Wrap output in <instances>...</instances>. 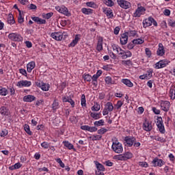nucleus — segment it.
I'll return each mask as SVG.
<instances>
[{"instance_id":"11","label":"nucleus","mask_w":175,"mask_h":175,"mask_svg":"<svg viewBox=\"0 0 175 175\" xmlns=\"http://www.w3.org/2000/svg\"><path fill=\"white\" fill-rule=\"evenodd\" d=\"M51 38H52V39H54L55 40L59 42L62 40V38H64V33H62V32L61 31L53 32L51 33Z\"/></svg>"},{"instance_id":"37","label":"nucleus","mask_w":175,"mask_h":175,"mask_svg":"<svg viewBox=\"0 0 175 175\" xmlns=\"http://www.w3.org/2000/svg\"><path fill=\"white\" fill-rule=\"evenodd\" d=\"M8 94H9V91L8 90V89L0 86V95H1V96H6Z\"/></svg>"},{"instance_id":"39","label":"nucleus","mask_w":175,"mask_h":175,"mask_svg":"<svg viewBox=\"0 0 175 175\" xmlns=\"http://www.w3.org/2000/svg\"><path fill=\"white\" fill-rule=\"evenodd\" d=\"M170 98H171L172 100L175 99V86L171 87L170 90Z\"/></svg>"},{"instance_id":"3","label":"nucleus","mask_w":175,"mask_h":175,"mask_svg":"<svg viewBox=\"0 0 175 175\" xmlns=\"http://www.w3.org/2000/svg\"><path fill=\"white\" fill-rule=\"evenodd\" d=\"M114 110V105L111 102H107L105 105V107L103 110V116H107L109 113H111Z\"/></svg>"},{"instance_id":"26","label":"nucleus","mask_w":175,"mask_h":175,"mask_svg":"<svg viewBox=\"0 0 175 175\" xmlns=\"http://www.w3.org/2000/svg\"><path fill=\"white\" fill-rule=\"evenodd\" d=\"M103 13L106 14L108 18H113L114 17V14L113 13V10L111 8L103 9Z\"/></svg>"},{"instance_id":"14","label":"nucleus","mask_w":175,"mask_h":175,"mask_svg":"<svg viewBox=\"0 0 175 175\" xmlns=\"http://www.w3.org/2000/svg\"><path fill=\"white\" fill-rule=\"evenodd\" d=\"M142 128L146 132H151L152 131V124L147 119H145Z\"/></svg>"},{"instance_id":"27","label":"nucleus","mask_w":175,"mask_h":175,"mask_svg":"<svg viewBox=\"0 0 175 175\" xmlns=\"http://www.w3.org/2000/svg\"><path fill=\"white\" fill-rule=\"evenodd\" d=\"M105 81L108 85H113L114 84H117V81L113 79V78H111V77L110 76L106 77L105 79Z\"/></svg>"},{"instance_id":"1","label":"nucleus","mask_w":175,"mask_h":175,"mask_svg":"<svg viewBox=\"0 0 175 175\" xmlns=\"http://www.w3.org/2000/svg\"><path fill=\"white\" fill-rule=\"evenodd\" d=\"M144 28H147L148 27H151L152 25L154 27H158V23L154 19L152 16H149L148 18H146L142 22Z\"/></svg>"},{"instance_id":"62","label":"nucleus","mask_w":175,"mask_h":175,"mask_svg":"<svg viewBox=\"0 0 175 175\" xmlns=\"http://www.w3.org/2000/svg\"><path fill=\"white\" fill-rule=\"evenodd\" d=\"M8 133H9V132L8 131V130L2 131L0 134V136H1V137H5V136H8Z\"/></svg>"},{"instance_id":"54","label":"nucleus","mask_w":175,"mask_h":175,"mask_svg":"<svg viewBox=\"0 0 175 175\" xmlns=\"http://www.w3.org/2000/svg\"><path fill=\"white\" fill-rule=\"evenodd\" d=\"M145 53L148 58H151V55H152V53H151V50H150V48H146Z\"/></svg>"},{"instance_id":"38","label":"nucleus","mask_w":175,"mask_h":175,"mask_svg":"<svg viewBox=\"0 0 175 175\" xmlns=\"http://www.w3.org/2000/svg\"><path fill=\"white\" fill-rule=\"evenodd\" d=\"M111 49L113 51H116V53H117V54H120V53L121 52V50H122V49H121V47H120L118 45L114 44L111 45Z\"/></svg>"},{"instance_id":"60","label":"nucleus","mask_w":175,"mask_h":175,"mask_svg":"<svg viewBox=\"0 0 175 175\" xmlns=\"http://www.w3.org/2000/svg\"><path fill=\"white\" fill-rule=\"evenodd\" d=\"M122 64L126 66H129L130 65H132V62L131 60H123Z\"/></svg>"},{"instance_id":"58","label":"nucleus","mask_w":175,"mask_h":175,"mask_svg":"<svg viewBox=\"0 0 175 175\" xmlns=\"http://www.w3.org/2000/svg\"><path fill=\"white\" fill-rule=\"evenodd\" d=\"M41 147L45 150H47V148L50 147V144H49V142H44L41 144Z\"/></svg>"},{"instance_id":"32","label":"nucleus","mask_w":175,"mask_h":175,"mask_svg":"<svg viewBox=\"0 0 175 175\" xmlns=\"http://www.w3.org/2000/svg\"><path fill=\"white\" fill-rule=\"evenodd\" d=\"M128 43V36L124 33L120 37V44L123 46Z\"/></svg>"},{"instance_id":"21","label":"nucleus","mask_w":175,"mask_h":175,"mask_svg":"<svg viewBox=\"0 0 175 175\" xmlns=\"http://www.w3.org/2000/svg\"><path fill=\"white\" fill-rule=\"evenodd\" d=\"M39 88H41L42 91H49L50 90V84L40 81L37 84Z\"/></svg>"},{"instance_id":"52","label":"nucleus","mask_w":175,"mask_h":175,"mask_svg":"<svg viewBox=\"0 0 175 175\" xmlns=\"http://www.w3.org/2000/svg\"><path fill=\"white\" fill-rule=\"evenodd\" d=\"M8 24H14L15 21H14V18L13 17V14H10L8 18Z\"/></svg>"},{"instance_id":"55","label":"nucleus","mask_w":175,"mask_h":175,"mask_svg":"<svg viewBox=\"0 0 175 175\" xmlns=\"http://www.w3.org/2000/svg\"><path fill=\"white\" fill-rule=\"evenodd\" d=\"M122 105H124V102L121 100H118L117 103L115 105L116 109H117V110H118L119 109H121V107H122Z\"/></svg>"},{"instance_id":"25","label":"nucleus","mask_w":175,"mask_h":175,"mask_svg":"<svg viewBox=\"0 0 175 175\" xmlns=\"http://www.w3.org/2000/svg\"><path fill=\"white\" fill-rule=\"evenodd\" d=\"M81 38V35L77 34L75 35V39L69 44V47H75L77 43H79V41L80 40V38Z\"/></svg>"},{"instance_id":"19","label":"nucleus","mask_w":175,"mask_h":175,"mask_svg":"<svg viewBox=\"0 0 175 175\" xmlns=\"http://www.w3.org/2000/svg\"><path fill=\"white\" fill-rule=\"evenodd\" d=\"M124 141L127 144L128 147H132L133 146L135 142H136V138L135 137H125Z\"/></svg>"},{"instance_id":"57","label":"nucleus","mask_w":175,"mask_h":175,"mask_svg":"<svg viewBox=\"0 0 175 175\" xmlns=\"http://www.w3.org/2000/svg\"><path fill=\"white\" fill-rule=\"evenodd\" d=\"M21 166H23V165H21V163H16L14 165L13 167H10V169L11 170H13V169H20V167H21Z\"/></svg>"},{"instance_id":"45","label":"nucleus","mask_w":175,"mask_h":175,"mask_svg":"<svg viewBox=\"0 0 175 175\" xmlns=\"http://www.w3.org/2000/svg\"><path fill=\"white\" fill-rule=\"evenodd\" d=\"M81 105L82 107H85L87 106V100H85V95L82 94L81 98Z\"/></svg>"},{"instance_id":"4","label":"nucleus","mask_w":175,"mask_h":175,"mask_svg":"<svg viewBox=\"0 0 175 175\" xmlns=\"http://www.w3.org/2000/svg\"><path fill=\"white\" fill-rule=\"evenodd\" d=\"M8 39L12 42H23V36L18 33H10Z\"/></svg>"},{"instance_id":"18","label":"nucleus","mask_w":175,"mask_h":175,"mask_svg":"<svg viewBox=\"0 0 175 175\" xmlns=\"http://www.w3.org/2000/svg\"><path fill=\"white\" fill-rule=\"evenodd\" d=\"M119 55H121L122 59H126V58H130V57H132V52L131 51H124L121 50L119 53Z\"/></svg>"},{"instance_id":"61","label":"nucleus","mask_w":175,"mask_h":175,"mask_svg":"<svg viewBox=\"0 0 175 175\" xmlns=\"http://www.w3.org/2000/svg\"><path fill=\"white\" fill-rule=\"evenodd\" d=\"M19 73H21V75H22L23 76H25V77H27V70H25V69L20 68Z\"/></svg>"},{"instance_id":"9","label":"nucleus","mask_w":175,"mask_h":175,"mask_svg":"<svg viewBox=\"0 0 175 175\" xmlns=\"http://www.w3.org/2000/svg\"><path fill=\"white\" fill-rule=\"evenodd\" d=\"M118 5L122 8V9H129L132 6L131 2L126 0H117Z\"/></svg>"},{"instance_id":"53","label":"nucleus","mask_w":175,"mask_h":175,"mask_svg":"<svg viewBox=\"0 0 175 175\" xmlns=\"http://www.w3.org/2000/svg\"><path fill=\"white\" fill-rule=\"evenodd\" d=\"M105 4L107 6H109V8H112V6L114 5V1L113 0H106Z\"/></svg>"},{"instance_id":"36","label":"nucleus","mask_w":175,"mask_h":175,"mask_svg":"<svg viewBox=\"0 0 175 175\" xmlns=\"http://www.w3.org/2000/svg\"><path fill=\"white\" fill-rule=\"evenodd\" d=\"M102 114L100 113L90 112V117L94 120H99L101 118Z\"/></svg>"},{"instance_id":"64","label":"nucleus","mask_w":175,"mask_h":175,"mask_svg":"<svg viewBox=\"0 0 175 175\" xmlns=\"http://www.w3.org/2000/svg\"><path fill=\"white\" fill-rule=\"evenodd\" d=\"M169 25L170 26V27H175V21L174 20H173V19H170V21H169Z\"/></svg>"},{"instance_id":"15","label":"nucleus","mask_w":175,"mask_h":175,"mask_svg":"<svg viewBox=\"0 0 175 175\" xmlns=\"http://www.w3.org/2000/svg\"><path fill=\"white\" fill-rule=\"evenodd\" d=\"M161 107L163 111L167 113V111H169V109H170V102L167 100L161 101Z\"/></svg>"},{"instance_id":"50","label":"nucleus","mask_w":175,"mask_h":175,"mask_svg":"<svg viewBox=\"0 0 175 175\" xmlns=\"http://www.w3.org/2000/svg\"><path fill=\"white\" fill-rule=\"evenodd\" d=\"M19 12V16H18V21L21 24L22 23H24V16H23V14L21 13V10H18Z\"/></svg>"},{"instance_id":"46","label":"nucleus","mask_w":175,"mask_h":175,"mask_svg":"<svg viewBox=\"0 0 175 175\" xmlns=\"http://www.w3.org/2000/svg\"><path fill=\"white\" fill-rule=\"evenodd\" d=\"M91 110L92 111H99V110H100V105L96 103L93 107H92Z\"/></svg>"},{"instance_id":"23","label":"nucleus","mask_w":175,"mask_h":175,"mask_svg":"<svg viewBox=\"0 0 175 175\" xmlns=\"http://www.w3.org/2000/svg\"><path fill=\"white\" fill-rule=\"evenodd\" d=\"M157 55L159 57H163V55H165V47L162 43L159 44V48L157 51Z\"/></svg>"},{"instance_id":"2","label":"nucleus","mask_w":175,"mask_h":175,"mask_svg":"<svg viewBox=\"0 0 175 175\" xmlns=\"http://www.w3.org/2000/svg\"><path fill=\"white\" fill-rule=\"evenodd\" d=\"M111 148L116 154H121L122 151H124L122 144L120 143L118 141H115L112 143Z\"/></svg>"},{"instance_id":"63","label":"nucleus","mask_w":175,"mask_h":175,"mask_svg":"<svg viewBox=\"0 0 175 175\" xmlns=\"http://www.w3.org/2000/svg\"><path fill=\"white\" fill-rule=\"evenodd\" d=\"M133 47H135V44H133V42L132 41L131 43H129L128 45H127V49L129 50H132V49H133Z\"/></svg>"},{"instance_id":"47","label":"nucleus","mask_w":175,"mask_h":175,"mask_svg":"<svg viewBox=\"0 0 175 175\" xmlns=\"http://www.w3.org/2000/svg\"><path fill=\"white\" fill-rule=\"evenodd\" d=\"M53 16H54L53 12H49V13L42 14L43 18H46V20H49V19L51 18V17H53Z\"/></svg>"},{"instance_id":"42","label":"nucleus","mask_w":175,"mask_h":175,"mask_svg":"<svg viewBox=\"0 0 175 175\" xmlns=\"http://www.w3.org/2000/svg\"><path fill=\"white\" fill-rule=\"evenodd\" d=\"M89 138L92 140V142L98 141V140H102V135H94L90 136Z\"/></svg>"},{"instance_id":"28","label":"nucleus","mask_w":175,"mask_h":175,"mask_svg":"<svg viewBox=\"0 0 175 175\" xmlns=\"http://www.w3.org/2000/svg\"><path fill=\"white\" fill-rule=\"evenodd\" d=\"M36 66V64L35 62H30L27 64V70L28 73H31L33 69H35V67Z\"/></svg>"},{"instance_id":"33","label":"nucleus","mask_w":175,"mask_h":175,"mask_svg":"<svg viewBox=\"0 0 175 175\" xmlns=\"http://www.w3.org/2000/svg\"><path fill=\"white\" fill-rule=\"evenodd\" d=\"M81 12L83 14H85L87 16H90V14H92L94 13V10L91 9V8H83L81 10Z\"/></svg>"},{"instance_id":"22","label":"nucleus","mask_w":175,"mask_h":175,"mask_svg":"<svg viewBox=\"0 0 175 175\" xmlns=\"http://www.w3.org/2000/svg\"><path fill=\"white\" fill-rule=\"evenodd\" d=\"M96 50H97V51H98L99 53L100 51H102V50H103V38L98 37Z\"/></svg>"},{"instance_id":"12","label":"nucleus","mask_w":175,"mask_h":175,"mask_svg":"<svg viewBox=\"0 0 175 175\" xmlns=\"http://www.w3.org/2000/svg\"><path fill=\"white\" fill-rule=\"evenodd\" d=\"M133 157V154L131 152H126L124 154L118 156L119 161H126V159H131Z\"/></svg>"},{"instance_id":"41","label":"nucleus","mask_w":175,"mask_h":175,"mask_svg":"<svg viewBox=\"0 0 175 175\" xmlns=\"http://www.w3.org/2000/svg\"><path fill=\"white\" fill-rule=\"evenodd\" d=\"M88 8H92V9H98V5L94 1H88L86 3Z\"/></svg>"},{"instance_id":"8","label":"nucleus","mask_w":175,"mask_h":175,"mask_svg":"<svg viewBox=\"0 0 175 175\" xmlns=\"http://www.w3.org/2000/svg\"><path fill=\"white\" fill-rule=\"evenodd\" d=\"M153 73H154V70H152V68H149L146 71V73L139 76V79L140 80H150V79L152 77Z\"/></svg>"},{"instance_id":"29","label":"nucleus","mask_w":175,"mask_h":175,"mask_svg":"<svg viewBox=\"0 0 175 175\" xmlns=\"http://www.w3.org/2000/svg\"><path fill=\"white\" fill-rule=\"evenodd\" d=\"M124 33L126 34L128 38H135V36H136V35H137V31H136L135 29L132 30V29H129Z\"/></svg>"},{"instance_id":"6","label":"nucleus","mask_w":175,"mask_h":175,"mask_svg":"<svg viewBox=\"0 0 175 175\" xmlns=\"http://www.w3.org/2000/svg\"><path fill=\"white\" fill-rule=\"evenodd\" d=\"M168 64H170V61L167 59L160 60L154 64V69H162L163 68H166Z\"/></svg>"},{"instance_id":"35","label":"nucleus","mask_w":175,"mask_h":175,"mask_svg":"<svg viewBox=\"0 0 175 175\" xmlns=\"http://www.w3.org/2000/svg\"><path fill=\"white\" fill-rule=\"evenodd\" d=\"M52 109L53 111H57L58 109H59V103L57 100H54L53 103H52Z\"/></svg>"},{"instance_id":"20","label":"nucleus","mask_w":175,"mask_h":175,"mask_svg":"<svg viewBox=\"0 0 175 175\" xmlns=\"http://www.w3.org/2000/svg\"><path fill=\"white\" fill-rule=\"evenodd\" d=\"M23 102H26L27 103H31V102H33L34 100H36V97L35 96L31 94H28L23 98Z\"/></svg>"},{"instance_id":"7","label":"nucleus","mask_w":175,"mask_h":175,"mask_svg":"<svg viewBox=\"0 0 175 175\" xmlns=\"http://www.w3.org/2000/svg\"><path fill=\"white\" fill-rule=\"evenodd\" d=\"M156 125L160 132L163 135L165 134L166 131L165 130V126L163 125V121L162 120V118H157V121L156 122Z\"/></svg>"},{"instance_id":"56","label":"nucleus","mask_w":175,"mask_h":175,"mask_svg":"<svg viewBox=\"0 0 175 175\" xmlns=\"http://www.w3.org/2000/svg\"><path fill=\"white\" fill-rule=\"evenodd\" d=\"M83 79L85 81H91L92 80V77L90 74H86L83 75Z\"/></svg>"},{"instance_id":"48","label":"nucleus","mask_w":175,"mask_h":175,"mask_svg":"<svg viewBox=\"0 0 175 175\" xmlns=\"http://www.w3.org/2000/svg\"><path fill=\"white\" fill-rule=\"evenodd\" d=\"M24 129H25L26 133H27V135H29V136L32 135V131H31V129L29 128V125L25 124L24 125Z\"/></svg>"},{"instance_id":"49","label":"nucleus","mask_w":175,"mask_h":175,"mask_svg":"<svg viewBox=\"0 0 175 175\" xmlns=\"http://www.w3.org/2000/svg\"><path fill=\"white\" fill-rule=\"evenodd\" d=\"M154 140L157 142H160V143H166V139L159 137V135L154 137Z\"/></svg>"},{"instance_id":"59","label":"nucleus","mask_w":175,"mask_h":175,"mask_svg":"<svg viewBox=\"0 0 175 175\" xmlns=\"http://www.w3.org/2000/svg\"><path fill=\"white\" fill-rule=\"evenodd\" d=\"M38 170L40 173H42V172H46V173H49V168L46 167H40L38 169Z\"/></svg>"},{"instance_id":"34","label":"nucleus","mask_w":175,"mask_h":175,"mask_svg":"<svg viewBox=\"0 0 175 175\" xmlns=\"http://www.w3.org/2000/svg\"><path fill=\"white\" fill-rule=\"evenodd\" d=\"M121 81L124 84V85H126V87H129V88H132V87H133V83H132V81L129 79H122Z\"/></svg>"},{"instance_id":"5","label":"nucleus","mask_w":175,"mask_h":175,"mask_svg":"<svg viewBox=\"0 0 175 175\" xmlns=\"http://www.w3.org/2000/svg\"><path fill=\"white\" fill-rule=\"evenodd\" d=\"M55 9L57 12H59V13H62V14H64L67 17H70V16H71V14L69 12V10H68V8L65 7V5L56 6Z\"/></svg>"},{"instance_id":"16","label":"nucleus","mask_w":175,"mask_h":175,"mask_svg":"<svg viewBox=\"0 0 175 175\" xmlns=\"http://www.w3.org/2000/svg\"><path fill=\"white\" fill-rule=\"evenodd\" d=\"M146 8L143 6L138 7L133 14L134 17H140V16L144 14Z\"/></svg>"},{"instance_id":"24","label":"nucleus","mask_w":175,"mask_h":175,"mask_svg":"<svg viewBox=\"0 0 175 175\" xmlns=\"http://www.w3.org/2000/svg\"><path fill=\"white\" fill-rule=\"evenodd\" d=\"M31 20L40 25H42V24H46V19L39 18V16H31Z\"/></svg>"},{"instance_id":"31","label":"nucleus","mask_w":175,"mask_h":175,"mask_svg":"<svg viewBox=\"0 0 175 175\" xmlns=\"http://www.w3.org/2000/svg\"><path fill=\"white\" fill-rule=\"evenodd\" d=\"M63 144H64V147L68 148V150H73V151H76V148H75V146H73L68 141H64Z\"/></svg>"},{"instance_id":"10","label":"nucleus","mask_w":175,"mask_h":175,"mask_svg":"<svg viewBox=\"0 0 175 175\" xmlns=\"http://www.w3.org/2000/svg\"><path fill=\"white\" fill-rule=\"evenodd\" d=\"M32 85V82L27 80H21L17 82L16 87L18 88H23L24 87H31Z\"/></svg>"},{"instance_id":"44","label":"nucleus","mask_w":175,"mask_h":175,"mask_svg":"<svg viewBox=\"0 0 175 175\" xmlns=\"http://www.w3.org/2000/svg\"><path fill=\"white\" fill-rule=\"evenodd\" d=\"M94 126H103V125H105V120L101 119L100 120L95 121L94 122Z\"/></svg>"},{"instance_id":"43","label":"nucleus","mask_w":175,"mask_h":175,"mask_svg":"<svg viewBox=\"0 0 175 175\" xmlns=\"http://www.w3.org/2000/svg\"><path fill=\"white\" fill-rule=\"evenodd\" d=\"M133 44H143L144 43V38H137L133 40Z\"/></svg>"},{"instance_id":"17","label":"nucleus","mask_w":175,"mask_h":175,"mask_svg":"<svg viewBox=\"0 0 175 175\" xmlns=\"http://www.w3.org/2000/svg\"><path fill=\"white\" fill-rule=\"evenodd\" d=\"M81 129H82V131H88V132H90L91 133L96 132V131H98V128H96V126H90L88 125L81 126Z\"/></svg>"},{"instance_id":"13","label":"nucleus","mask_w":175,"mask_h":175,"mask_svg":"<svg viewBox=\"0 0 175 175\" xmlns=\"http://www.w3.org/2000/svg\"><path fill=\"white\" fill-rule=\"evenodd\" d=\"M152 163L154 166V167H162L163 165H165V161H163L162 159H159L158 157H155L152 161Z\"/></svg>"},{"instance_id":"51","label":"nucleus","mask_w":175,"mask_h":175,"mask_svg":"<svg viewBox=\"0 0 175 175\" xmlns=\"http://www.w3.org/2000/svg\"><path fill=\"white\" fill-rule=\"evenodd\" d=\"M107 131L108 130L107 129H105V127H102L101 129H100L97 131V133L100 135H105V133H106V132H107Z\"/></svg>"},{"instance_id":"40","label":"nucleus","mask_w":175,"mask_h":175,"mask_svg":"<svg viewBox=\"0 0 175 175\" xmlns=\"http://www.w3.org/2000/svg\"><path fill=\"white\" fill-rule=\"evenodd\" d=\"M97 171H105V166L98 161H94Z\"/></svg>"},{"instance_id":"30","label":"nucleus","mask_w":175,"mask_h":175,"mask_svg":"<svg viewBox=\"0 0 175 175\" xmlns=\"http://www.w3.org/2000/svg\"><path fill=\"white\" fill-rule=\"evenodd\" d=\"M0 113L1 116H9L10 114V111L7 107L3 106L0 108Z\"/></svg>"}]
</instances>
